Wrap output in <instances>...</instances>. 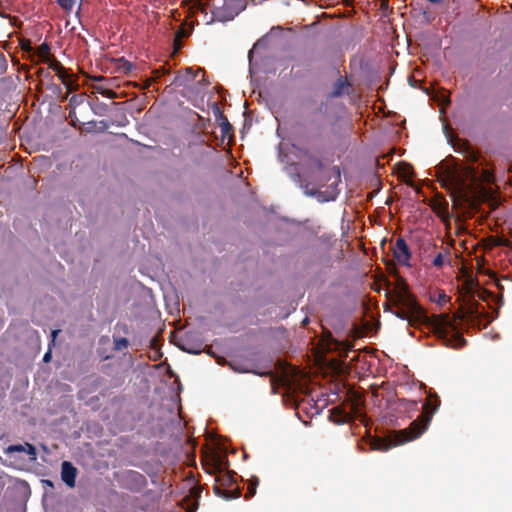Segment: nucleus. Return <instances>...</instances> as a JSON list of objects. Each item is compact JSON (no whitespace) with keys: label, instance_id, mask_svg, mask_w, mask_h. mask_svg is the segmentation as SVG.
<instances>
[{"label":"nucleus","instance_id":"1a4fd4ad","mask_svg":"<svg viewBox=\"0 0 512 512\" xmlns=\"http://www.w3.org/2000/svg\"><path fill=\"white\" fill-rule=\"evenodd\" d=\"M13 453H26L29 456L30 461H35L37 459L36 447L28 442H25L24 444L10 445L4 449V454L8 456H11Z\"/></svg>","mask_w":512,"mask_h":512},{"label":"nucleus","instance_id":"bb28decb","mask_svg":"<svg viewBox=\"0 0 512 512\" xmlns=\"http://www.w3.org/2000/svg\"><path fill=\"white\" fill-rule=\"evenodd\" d=\"M20 47L23 52L29 54V58H31V54L33 53L32 43L30 39L22 38L20 39Z\"/></svg>","mask_w":512,"mask_h":512},{"label":"nucleus","instance_id":"4c0bfd02","mask_svg":"<svg viewBox=\"0 0 512 512\" xmlns=\"http://www.w3.org/2000/svg\"><path fill=\"white\" fill-rule=\"evenodd\" d=\"M167 71L164 69V67L161 70H155V78L158 79L161 77V75L165 74Z\"/></svg>","mask_w":512,"mask_h":512},{"label":"nucleus","instance_id":"9d476101","mask_svg":"<svg viewBox=\"0 0 512 512\" xmlns=\"http://www.w3.org/2000/svg\"><path fill=\"white\" fill-rule=\"evenodd\" d=\"M202 72L201 69L194 70L192 67H188L184 72H179L174 80L173 84L177 87H190L191 83L197 77V74Z\"/></svg>","mask_w":512,"mask_h":512},{"label":"nucleus","instance_id":"0eeeda50","mask_svg":"<svg viewBox=\"0 0 512 512\" xmlns=\"http://www.w3.org/2000/svg\"><path fill=\"white\" fill-rule=\"evenodd\" d=\"M378 327L379 323L375 322L372 317L370 320H361L360 322L354 319V340L372 334Z\"/></svg>","mask_w":512,"mask_h":512},{"label":"nucleus","instance_id":"b1692460","mask_svg":"<svg viewBox=\"0 0 512 512\" xmlns=\"http://www.w3.org/2000/svg\"><path fill=\"white\" fill-rule=\"evenodd\" d=\"M45 63L48 64L49 68L52 69L56 74L62 73V69H64L63 65L54 56H52L49 61Z\"/></svg>","mask_w":512,"mask_h":512},{"label":"nucleus","instance_id":"f704fd0d","mask_svg":"<svg viewBox=\"0 0 512 512\" xmlns=\"http://www.w3.org/2000/svg\"><path fill=\"white\" fill-rule=\"evenodd\" d=\"M402 401L407 404V406H406L407 409H416V407H417L416 401H409V400H404V399Z\"/></svg>","mask_w":512,"mask_h":512},{"label":"nucleus","instance_id":"37998d69","mask_svg":"<svg viewBox=\"0 0 512 512\" xmlns=\"http://www.w3.org/2000/svg\"><path fill=\"white\" fill-rule=\"evenodd\" d=\"M57 333H58V331H57V330H55V331H53V332H52V335H53V337H54V338L56 337Z\"/></svg>","mask_w":512,"mask_h":512},{"label":"nucleus","instance_id":"412c9836","mask_svg":"<svg viewBox=\"0 0 512 512\" xmlns=\"http://www.w3.org/2000/svg\"><path fill=\"white\" fill-rule=\"evenodd\" d=\"M259 485V479L257 477H252L249 481V485L247 488V492L245 494L246 499H250L256 494V487Z\"/></svg>","mask_w":512,"mask_h":512},{"label":"nucleus","instance_id":"c756f323","mask_svg":"<svg viewBox=\"0 0 512 512\" xmlns=\"http://www.w3.org/2000/svg\"><path fill=\"white\" fill-rule=\"evenodd\" d=\"M8 62L3 53L0 52V75L4 74L7 70Z\"/></svg>","mask_w":512,"mask_h":512},{"label":"nucleus","instance_id":"4468645a","mask_svg":"<svg viewBox=\"0 0 512 512\" xmlns=\"http://www.w3.org/2000/svg\"><path fill=\"white\" fill-rule=\"evenodd\" d=\"M228 466L229 461L225 454L213 453L211 455V470H217L220 473L227 471Z\"/></svg>","mask_w":512,"mask_h":512},{"label":"nucleus","instance_id":"a878e982","mask_svg":"<svg viewBox=\"0 0 512 512\" xmlns=\"http://www.w3.org/2000/svg\"><path fill=\"white\" fill-rule=\"evenodd\" d=\"M77 0H56V3L65 11L71 12Z\"/></svg>","mask_w":512,"mask_h":512},{"label":"nucleus","instance_id":"72a5a7b5","mask_svg":"<svg viewBox=\"0 0 512 512\" xmlns=\"http://www.w3.org/2000/svg\"><path fill=\"white\" fill-rule=\"evenodd\" d=\"M96 89H97V91H98V92H100L102 95H105V96H107V97H109V98H114V97H115V95H116V93H115V92H113V91H111V90L102 91V90H100L99 88H96Z\"/></svg>","mask_w":512,"mask_h":512},{"label":"nucleus","instance_id":"c9c22d12","mask_svg":"<svg viewBox=\"0 0 512 512\" xmlns=\"http://www.w3.org/2000/svg\"><path fill=\"white\" fill-rule=\"evenodd\" d=\"M195 6L197 7V9H199L201 12L203 13H206V7L205 5L200 1L198 0L195 4Z\"/></svg>","mask_w":512,"mask_h":512},{"label":"nucleus","instance_id":"49530a36","mask_svg":"<svg viewBox=\"0 0 512 512\" xmlns=\"http://www.w3.org/2000/svg\"><path fill=\"white\" fill-rule=\"evenodd\" d=\"M263 0H260V2H262Z\"/></svg>","mask_w":512,"mask_h":512},{"label":"nucleus","instance_id":"a18cd8bd","mask_svg":"<svg viewBox=\"0 0 512 512\" xmlns=\"http://www.w3.org/2000/svg\"><path fill=\"white\" fill-rule=\"evenodd\" d=\"M353 101H354V105H355L356 104V98L355 97L353 98Z\"/></svg>","mask_w":512,"mask_h":512},{"label":"nucleus","instance_id":"ea45409f","mask_svg":"<svg viewBox=\"0 0 512 512\" xmlns=\"http://www.w3.org/2000/svg\"><path fill=\"white\" fill-rule=\"evenodd\" d=\"M357 246L359 249L363 251L364 254H366L364 243L361 240H357Z\"/></svg>","mask_w":512,"mask_h":512},{"label":"nucleus","instance_id":"f03ea898","mask_svg":"<svg viewBox=\"0 0 512 512\" xmlns=\"http://www.w3.org/2000/svg\"><path fill=\"white\" fill-rule=\"evenodd\" d=\"M435 170L441 187L448 190L455 201H468L478 183L494 182V174L490 170L484 169L479 175L476 168L462 166L452 156L441 161Z\"/></svg>","mask_w":512,"mask_h":512},{"label":"nucleus","instance_id":"2eb2a0df","mask_svg":"<svg viewBox=\"0 0 512 512\" xmlns=\"http://www.w3.org/2000/svg\"><path fill=\"white\" fill-rule=\"evenodd\" d=\"M35 57H38L39 61L43 63L49 61L52 55L50 53V46L47 42L42 43L36 51H33L30 59L34 61Z\"/></svg>","mask_w":512,"mask_h":512},{"label":"nucleus","instance_id":"aec40b11","mask_svg":"<svg viewBox=\"0 0 512 512\" xmlns=\"http://www.w3.org/2000/svg\"><path fill=\"white\" fill-rule=\"evenodd\" d=\"M449 256H450V251L448 249H446L445 254H443L441 252L438 253L433 260V265L438 269L442 268L445 264V258H447L449 260Z\"/></svg>","mask_w":512,"mask_h":512},{"label":"nucleus","instance_id":"9b49d317","mask_svg":"<svg viewBox=\"0 0 512 512\" xmlns=\"http://www.w3.org/2000/svg\"><path fill=\"white\" fill-rule=\"evenodd\" d=\"M77 469L69 461H63L61 464V479L70 488L76 484Z\"/></svg>","mask_w":512,"mask_h":512},{"label":"nucleus","instance_id":"a19ab883","mask_svg":"<svg viewBox=\"0 0 512 512\" xmlns=\"http://www.w3.org/2000/svg\"><path fill=\"white\" fill-rule=\"evenodd\" d=\"M50 359H51V352H50V351H48V352H47V353H45V355L43 356V361L47 363V362H49V361H50Z\"/></svg>","mask_w":512,"mask_h":512},{"label":"nucleus","instance_id":"7ed1b4c3","mask_svg":"<svg viewBox=\"0 0 512 512\" xmlns=\"http://www.w3.org/2000/svg\"><path fill=\"white\" fill-rule=\"evenodd\" d=\"M439 406V397L436 394L429 393L426 402L423 404L422 414L416 420L412 421L408 428L397 431L394 442L384 441L383 443H380L377 440L376 443V440H374V448L388 450L392 446L404 444L418 438L430 425L433 414L438 410Z\"/></svg>","mask_w":512,"mask_h":512},{"label":"nucleus","instance_id":"f257e3e1","mask_svg":"<svg viewBox=\"0 0 512 512\" xmlns=\"http://www.w3.org/2000/svg\"><path fill=\"white\" fill-rule=\"evenodd\" d=\"M389 300L395 307L393 313L406 320L410 326H429L446 347L460 349L466 344L465 338L457 331L455 321L449 314L428 316L411 294L408 284L398 278L394 287L388 291Z\"/></svg>","mask_w":512,"mask_h":512},{"label":"nucleus","instance_id":"a211bd4d","mask_svg":"<svg viewBox=\"0 0 512 512\" xmlns=\"http://www.w3.org/2000/svg\"><path fill=\"white\" fill-rule=\"evenodd\" d=\"M128 477L136 484L139 485V487H144L147 484V480L144 475L137 471H129Z\"/></svg>","mask_w":512,"mask_h":512},{"label":"nucleus","instance_id":"393cba45","mask_svg":"<svg viewBox=\"0 0 512 512\" xmlns=\"http://www.w3.org/2000/svg\"><path fill=\"white\" fill-rule=\"evenodd\" d=\"M218 125L221 127L223 136H226L233 131V126L229 123L227 117H223V120L218 121Z\"/></svg>","mask_w":512,"mask_h":512},{"label":"nucleus","instance_id":"f3484780","mask_svg":"<svg viewBox=\"0 0 512 512\" xmlns=\"http://www.w3.org/2000/svg\"><path fill=\"white\" fill-rule=\"evenodd\" d=\"M190 35V30L186 29L184 25H181L180 28L175 33L174 44L177 49H179L182 45L181 39L188 37Z\"/></svg>","mask_w":512,"mask_h":512},{"label":"nucleus","instance_id":"f8f14e48","mask_svg":"<svg viewBox=\"0 0 512 512\" xmlns=\"http://www.w3.org/2000/svg\"><path fill=\"white\" fill-rule=\"evenodd\" d=\"M352 404L350 405V411H346L344 408L337 406L330 410V420L336 424H350L352 422Z\"/></svg>","mask_w":512,"mask_h":512},{"label":"nucleus","instance_id":"dca6fc26","mask_svg":"<svg viewBox=\"0 0 512 512\" xmlns=\"http://www.w3.org/2000/svg\"><path fill=\"white\" fill-rule=\"evenodd\" d=\"M56 75L61 80L62 84L68 89V91L76 90L78 88V84L70 78V75L65 68L62 69V73H58Z\"/></svg>","mask_w":512,"mask_h":512},{"label":"nucleus","instance_id":"473e14b6","mask_svg":"<svg viewBox=\"0 0 512 512\" xmlns=\"http://www.w3.org/2000/svg\"><path fill=\"white\" fill-rule=\"evenodd\" d=\"M402 175L404 177H412L413 173H412V167L408 164H404V168H403V171H402Z\"/></svg>","mask_w":512,"mask_h":512},{"label":"nucleus","instance_id":"6ab92c4d","mask_svg":"<svg viewBox=\"0 0 512 512\" xmlns=\"http://www.w3.org/2000/svg\"><path fill=\"white\" fill-rule=\"evenodd\" d=\"M360 71L363 74L365 80L369 81L372 76V65L369 61H360Z\"/></svg>","mask_w":512,"mask_h":512},{"label":"nucleus","instance_id":"2f4dec72","mask_svg":"<svg viewBox=\"0 0 512 512\" xmlns=\"http://www.w3.org/2000/svg\"><path fill=\"white\" fill-rule=\"evenodd\" d=\"M119 61H120V62H122L121 68H122L125 72H129V71H131V69H132V64H131L129 61L125 60L124 58H121Z\"/></svg>","mask_w":512,"mask_h":512},{"label":"nucleus","instance_id":"423d86ee","mask_svg":"<svg viewBox=\"0 0 512 512\" xmlns=\"http://www.w3.org/2000/svg\"><path fill=\"white\" fill-rule=\"evenodd\" d=\"M367 353H362L361 349H354V377H364L367 373H371V363L367 359Z\"/></svg>","mask_w":512,"mask_h":512},{"label":"nucleus","instance_id":"c03bdc74","mask_svg":"<svg viewBox=\"0 0 512 512\" xmlns=\"http://www.w3.org/2000/svg\"><path fill=\"white\" fill-rule=\"evenodd\" d=\"M350 349H351V345L349 344V345L347 346V350H348V351H350Z\"/></svg>","mask_w":512,"mask_h":512},{"label":"nucleus","instance_id":"ddd939ff","mask_svg":"<svg viewBox=\"0 0 512 512\" xmlns=\"http://www.w3.org/2000/svg\"><path fill=\"white\" fill-rule=\"evenodd\" d=\"M353 396H354V423H356L357 420L360 421V423L362 424V428L366 431V419L364 417V415L362 414L361 410L359 409V406L362 404V396H361V393L356 390V388L354 387V393H353ZM358 428L356 426V424H354V435L356 434V431L355 429Z\"/></svg>","mask_w":512,"mask_h":512},{"label":"nucleus","instance_id":"e433bc0d","mask_svg":"<svg viewBox=\"0 0 512 512\" xmlns=\"http://www.w3.org/2000/svg\"><path fill=\"white\" fill-rule=\"evenodd\" d=\"M468 158L470 161L476 162L478 160V155L475 151H470Z\"/></svg>","mask_w":512,"mask_h":512},{"label":"nucleus","instance_id":"20e7f679","mask_svg":"<svg viewBox=\"0 0 512 512\" xmlns=\"http://www.w3.org/2000/svg\"><path fill=\"white\" fill-rule=\"evenodd\" d=\"M216 484L213 487L214 493L226 500L236 499L240 497L241 491L235 484L234 478L229 471H223L217 474Z\"/></svg>","mask_w":512,"mask_h":512},{"label":"nucleus","instance_id":"cd10ccee","mask_svg":"<svg viewBox=\"0 0 512 512\" xmlns=\"http://www.w3.org/2000/svg\"><path fill=\"white\" fill-rule=\"evenodd\" d=\"M449 297L445 294V292L441 291L437 294V297H433L432 300L436 303L443 305L449 301Z\"/></svg>","mask_w":512,"mask_h":512},{"label":"nucleus","instance_id":"5701e85b","mask_svg":"<svg viewBox=\"0 0 512 512\" xmlns=\"http://www.w3.org/2000/svg\"><path fill=\"white\" fill-rule=\"evenodd\" d=\"M129 346V340L125 337H114V350L121 351Z\"/></svg>","mask_w":512,"mask_h":512},{"label":"nucleus","instance_id":"4be33fe9","mask_svg":"<svg viewBox=\"0 0 512 512\" xmlns=\"http://www.w3.org/2000/svg\"><path fill=\"white\" fill-rule=\"evenodd\" d=\"M348 86H349V82L347 81V79L344 81V80H342V78H340L337 81V83L335 84L334 90L332 92V96H334V97L341 96L343 94V89Z\"/></svg>","mask_w":512,"mask_h":512},{"label":"nucleus","instance_id":"c85d7f7f","mask_svg":"<svg viewBox=\"0 0 512 512\" xmlns=\"http://www.w3.org/2000/svg\"><path fill=\"white\" fill-rule=\"evenodd\" d=\"M213 113H214V116H215L217 122L220 120H223V117H226L223 114V112L221 111V109L217 103H214V105H213Z\"/></svg>","mask_w":512,"mask_h":512},{"label":"nucleus","instance_id":"7c9ffc66","mask_svg":"<svg viewBox=\"0 0 512 512\" xmlns=\"http://www.w3.org/2000/svg\"><path fill=\"white\" fill-rule=\"evenodd\" d=\"M204 470L209 474H218L217 470H211V458L202 463Z\"/></svg>","mask_w":512,"mask_h":512},{"label":"nucleus","instance_id":"6e6552de","mask_svg":"<svg viewBox=\"0 0 512 512\" xmlns=\"http://www.w3.org/2000/svg\"><path fill=\"white\" fill-rule=\"evenodd\" d=\"M393 255L401 265H409L411 259V252L406 241L399 237L393 245Z\"/></svg>","mask_w":512,"mask_h":512},{"label":"nucleus","instance_id":"58836bf2","mask_svg":"<svg viewBox=\"0 0 512 512\" xmlns=\"http://www.w3.org/2000/svg\"><path fill=\"white\" fill-rule=\"evenodd\" d=\"M261 43H262V39H259V40L254 44L253 49L249 51V55H248V56H249V58H251V57H252L253 50H254V49H256V48H258V47L261 45Z\"/></svg>","mask_w":512,"mask_h":512},{"label":"nucleus","instance_id":"39448f33","mask_svg":"<svg viewBox=\"0 0 512 512\" xmlns=\"http://www.w3.org/2000/svg\"><path fill=\"white\" fill-rule=\"evenodd\" d=\"M360 185L365 189L370 190L366 195V201L372 200L376 194L381 190L382 182L379 175L374 171V168L366 171L359 180Z\"/></svg>","mask_w":512,"mask_h":512},{"label":"nucleus","instance_id":"79ce46f5","mask_svg":"<svg viewBox=\"0 0 512 512\" xmlns=\"http://www.w3.org/2000/svg\"><path fill=\"white\" fill-rule=\"evenodd\" d=\"M428 1L433 4H438V3L442 2V0H428Z\"/></svg>","mask_w":512,"mask_h":512}]
</instances>
